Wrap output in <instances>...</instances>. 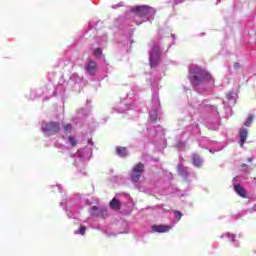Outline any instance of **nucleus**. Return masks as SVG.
<instances>
[{
    "label": "nucleus",
    "mask_w": 256,
    "mask_h": 256,
    "mask_svg": "<svg viewBox=\"0 0 256 256\" xmlns=\"http://www.w3.org/2000/svg\"><path fill=\"white\" fill-rule=\"evenodd\" d=\"M190 81L192 85H199L205 81H211V74L199 66L190 69Z\"/></svg>",
    "instance_id": "1"
},
{
    "label": "nucleus",
    "mask_w": 256,
    "mask_h": 256,
    "mask_svg": "<svg viewBox=\"0 0 256 256\" xmlns=\"http://www.w3.org/2000/svg\"><path fill=\"white\" fill-rule=\"evenodd\" d=\"M145 173V165L141 162L136 164L130 173V179L133 183H138Z\"/></svg>",
    "instance_id": "2"
},
{
    "label": "nucleus",
    "mask_w": 256,
    "mask_h": 256,
    "mask_svg": "<svg viewBox=\"0 0 256 256\" xmlns=\"http://www.w3.org/2000/svg\"><path fill=\"white\" fill-rule=\"evenodd\" d=\"M42 131L47 135H57L61 131V126L59 122H46L42 125Z\"/></svg>",
    "instance_id": "3"
},
{
    "label": "nucleus",
    "mask_w": 256,
    "mask_h": 256,
    "mask_svg": "<svg viewBox=\"0 0 256 256\" xmlns=\"http://www.w3.org/2000/svg\"><path fill=\"white\" fill-rule=\"evenodd\" d=\"M159 61H161V50H159V46H153L149 57L150 67H157Z\"/></svg>",
    "instance_id": "4"
},
{
    "label": "nucleus",
    "mask_w": 256,
    "mask_h": 256,
    "mask_svg": "<svg viewBox=\"0 0 256 256\" xmlns=\"http://www.w3.org/2000/svg\"><path fill=\"white\" fill-rule=\"evenodd\" d=\"M131 11L133 13H135V15H137V17H147V15H149V13H151V11H153V8H151L147 5H143V6L133 7L131 9Z\"/></svg>",
    "instance_id": "5"
},
{
    "label": "nucleus",
    "mask_w": 256,
    "mask_h": 256,
    "mask_svg": "<svg viewBox=\"0 0 256 256\" xmlns=\"http://www.w3.org/2000/svg\"><path fill=\"white\" fill-rule=\"evenodd\" d=\"M90 213L93 217H101L102 215H107V208H99L93 206L90 210Z\"/></svg>",
    "instance_id": "6"
},
{
    "label": "nucleus",
    "mask_w": 256,
    "mask_h": 256,
    "mask_svg": "<svg viewBox=\"0 0 256 256\" xmlns=\"http://www.w3.org/2000/svg\"><path fill=\"white\" fill-rule=\"evenodd\" d=\"M153 233H167L171 231V226L169 225H153L152 226Z\"/></svg>",
    "instance_id": "7"
},
{
    "label": "nucleus",
    "mask_w": 256,
    "mask_h": 256,
    "mask_svg": "<svg viewBox=\"0 0 256 256\" xmlns=\"http://www.w3.org/2000/svg\"><path fill=\"white\" fill-rule=\"evenodd\" d=\"M85 69L89 75H95V72L97 71V62H95V60L88 61Z\"/></svg>",
    "instance_id": "8"
},
{
    "label": "nucleus",
    "mask_w": 256,
    "mask_h": 256,
    "mask_svg": "<svg viewBox=\"0 0 256 256\" xmlns=\"http://www.w3.org/2000/svg\"><path fill=\"white\" fill-rule=\"evenodd\" d=\"M234 191L237 193V195L243 197V199L247 198V191L245 190V188H243V186L239 184L234 185Z\"/></svg>",
    "instance_id": "9"
},
{
    "label": "nucleus",
    "mask_w": 256,
    "mask_h": 256,
    "mask_svg": "<svg viewBox=\"0 0 256 256\" xmlns=\"http://www.w3.org/2000/svg\"><path fill=\"white\" fill-rule=\"evenodd\" d=\"M240 147L245 145V141H247V136L249 135V131L245 128L240 129Z\"/></svg>",
    "instance_id": "10"
},
{
    "label": "nucleus",
    "mask_w": 256,
    "mask_h": 256,
    "mask_svg": "<svg viewBox=\"0 0 256 256\" xmlns=\"http://www.w3.org/2000/svg\"><path fill=\"white\" fill-rule=\"evenodd\" d=\"M110 207L114 210V211H120L121 210V202L119 201V199L117 198H113L110 203H109Z\"/></svg>",
    "instance_id": "11"
},
{
    "label": "nucleus",
    "mask_w": 256,
    "mask_h": 256,
    "mask_svg": "<svg viewBox=\"0 0 256 256\" xmlns=\"http://www.w3.org/2000/svg\"><path fill=\"white\" fill-rule=\"evenodd\" d=\"M192 163L195 167H202L203 160L201 159V156H199V154H193L192 155Z\"/></svg>",
    "instance_id": "12"
},
{
    "label": "nucleus",
    "mask_w": 256,
    "mask_h": 256,
    "mask_svg": "<svg viewBox=\"0 0 256 256\" xmlns=\"http://www.w3.org/2000/svg\"><path fill=\"white\" fill-rule=\"evenodd\" d=\"M116 153H117V155H119V157H127V148L126 147H117Z\"/></svg>",
    "instance_id": "13"
},
{
    "label": "nucleus",
    "mask_w": 256,
    "mask_h": 256,
    "mask_svg": "<svg viewBox=\"0 0 256 256\" xmlns=\"http://www.w3.org/2000/svg\"><path fill=\"white\" fill-rule=\"evenodd\" d=\"M254 119H255V115L250 114L248 116V118L246 119V121L244 122V127H251V125L253 124Z\"/></svg>",
    "instance_id": "14"
},
{
    "label": "nucleus",
    "mask_w": 256,
    "mask_h": 256,
    "mask_svg": "<svg viewBox=\"0 0 256 256\" xmlns=\"http://www.w3.org/2000/svg\"><path fill=\"white\" fill-rule=\"evenodd\" d=\"M68 141L71 145V147H77V138L75 136H68Z\"/></svg>",
    "instance_id": "15"
},
{
    "label": "nucleus",
    "mask_w": 256,
    "mask_h": 256,
    "mask_svg": "<svg viewBox=\"0 0 256 256\" xmlns=\"http://www.w3.org/2000/svg\"><path fill=\"white\" fill-rule=\"evenodd\" d=\"M179 175H187V170H185V166L182 164L177 165Z\"/></svg>",
    "instance_id": "16"
},
{
    "label": "nucleus",
    "mask_w": 256,
    "mask_h": 256,
    "mask_svg": "<svg viewBox=\"0 0 256 256\" xmlns=\"http://www.w3.org/2000/svg\"><path fill=\"white\" fill-rule=\"evenodd\" d=\"M64 133H71L73 131V125L67 123L63 124Z\"/></svg>",
    "instance_id": "17"
},
{
    "label": "nucleus",
    "mask_w": 256,
    "mask_h": 256,
    "mask_svg": "<svg viewBox=\"0 0 256 256\" xmlns=\"http://www.w3.org/2000/svg\"><path fill=\"white\" fill-rule=\"evenodd\" d=\"M174 217H175L176 221H181V218L183 217V213H181V211H175Z\"/></svg>",
    "instance_id": "18"
},
{
    "label": "nucleus",
    "mask_w": 256,
    "mask_h": 256,
    "mask_svg": "<svg viewBox=\"0 0 256 256\" xmlns=\"http://www.w3.org/2000/svg\"><path fill=\"white\" fill-rule=\"evenodd\" d=\"M101 55H103V50H101V48H95L94 49V56L95 57H101Z\"/></svg>",
    "instance_id": "19"
},
{
    "label": "nucleus",
    "mask_w": 256,
    "mask_h": 256,
    "mask_svg": "<svg viewBox=\"0 0 256 256\" xmlns=\"http://www.w3.org/2000/svg\"><path fill=\"white\" fill-rule=\"evenodd\" d=\"M85 231H87V228L85 226H80L78 232L76 233H80V235H85Z\"/></svg>",
    "instance_id": "20"
},
{
    "label": "nucleus",
    "mask_w": 256,
    "mask_h": 256,
    "mask_svg": "<svg viewBox=\"0 0 256 256\" xmlns=\"http://www.w3.org/2000/svg\"><path fill=\"white\" fill-rule=\"evenodd\" d=\"M226 99H228V101H231V99H233V94L231 93L226 94Z\"/></svg>",
    "instance_id": "21"
},
{
    "label": "nucleus",
    "mask_w": 256,
    "mask_h": 256,
    "mask_svg": "<svg viewBox=\"0 0 256 256\" xmlns=\"http://www.w3.org/2000/svg\"><path fill=\"white\" fill-rule=\"evenodd\" d=\"M235 69H239V63L234 64Z\"/></svg>",
    "instance_id": "22"
},
{
    "label": "nucleus",
    "mask_w": 256,
    "mask_h": 256,
    "mask_svg": "<svg viewBox=\"0 0 256 256\" xmlns=\"http://www.w3.org/2000/svg\"><path fill=\"white\" fill-rule=\"evenodd\" d=\"M249 163H251V161H253V158H248Z\"/></svg>",
    "instance_id": "23"
},
{
    "label": "nucleus",
    "mask_w": 256,
    "mask_h": 256,
    "mask_svg": "<svg viewBox=\"0 0 256 256\" xmlns=\"http://www.w3.org/2000/svg\"><path fill=\"white\" fill-rule=\"evenodd\" d=\"M242 167H247V164H243Z\"/></svg>",
    "instance_id": "24"
},
{
    "label": "nucleus",
    "mask_w": 256,
    "mask_h": 256,
    "mask_svg": "<svg viewBox=\"0 0 256 256\" xmlns=\"http://www.w3.org/2000/svg\"><path fill=\"white\" fill-rule=\"evenodd\" d=\"M232 241H235V238H233Z\"/></svg>",
    "instance_id": "25"
}]
</instances>
